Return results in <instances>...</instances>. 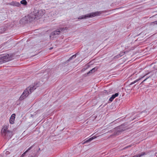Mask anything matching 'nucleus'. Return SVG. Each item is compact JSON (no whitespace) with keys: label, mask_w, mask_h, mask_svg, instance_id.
<instances>
[{"label":"nucleus","mask_w":157,"mask_h":157,"mask_svg":"<svg viewBox=\"0 0 157 157\" xmlns=\"http://www.w3.org/2000/svg\"><path fill=\"white\" fill-rule=\"evenodd\" d=\"M39 86V83L35 84L34 85L29 86L25 90L19 98V100L21 101L25 99L29 94H30L33 92L36 88Z\"/></svg>","instance_id":"1"},{"label":"nucleus","mask_w":157,"mask_h":157,"mask_svg":"<svg viewBox=\"0 0 157 157\" xmlns=\"http://www.w3.org/2000/svg\"><path fill=\"white\" fill-rule=\"evenodd\" d=\"M41 13V11L35 10L33 12L31 13L28 16H25V19L27 21V22H31L36 18L38 19L40 18L41 17V16L42 15Z\"/></svg>","instance_id":"2"},{"label":"nucleus","mask_w":157,"mask_h":157,"mask_svg":"<svg viewBox=\"0 0 157 157\" xmlns=\"http://www.w3.org/2000/svg\"><path fill=\"white\" fill-rule=\"evenodd\" d=\"M12 55L11 54H6L0 55V64L11 60Z\"/></svg>","instance_id":"3"},{"label":"nucleus","mask_w":157,"mask_h":157,"mask_svg":"<svg viewBox=\"0 0 157 157\" xmlns=\"http://www.w3.org/2000/svg\"><path fill=\"white\" fill-rule=\"evenodd\" d=\"M101 13L100 12L97 11L94 13L87 14L85 15H82L78 17V19H82L88 18H91L95 17L96 16L99 15Z\"/></svg>","instance_id":"4"},{"label":"nucleus","mask_w":157,"mask_h":157,"mask_svg":"<svg viewBox=\"0 0 157 157\" xmlns=\"http://www.w3.org/2000/svg\"><path fill=\"white\" fill-rule=\"evenodd\" d=\"M8 128H2L1 130V133L2 135L6 137H9L12 136V132L7 130Z\"/></svg>","instance_id":"5"},{"label":"nucleus","mask_w":157,"mask_h":157,"mask_svg":"<svg viewBox=\"0 0 157 157\" xmlns=\"http://www.w3.org/2000/svg\"><path fill=\"white\" fill-rule=\"evenodd\" d=\"M64 27L61 28L59 29H58L56 30V31H54L52 32L50 35V37H54L53 36H56V35H58L59 34L61 31H64Z\"/></svg>","instance_id":"6"},{"label":"nucleus","mask_w":157,"mask_h":157,"mask_svg":"<svg viewBox=\"0 0 157 157\" xmlns=\"http://www.w3.org/2000/svg\"><path fill=\"white\" fill-rule=\"evenodd\" d=\"M113 131L114 132V135H118L121 133L122 130H121V128H114Z\"/></svg>","instance_id":"7"},{"label":"nucleus","mask_w":157,"mask_h":157,"mask_svg":"<svg viewBox=\"0 0 157 157\" xmlns=\"http://www.w3.org/2000/svg\"><path fill=\"white\" fill-rule=\"evenodd\" d=\"M149 73H150V72H148V73H146L144 75H143V76H140V77L138 79H137L136 80H135V81L132 82L130 84L131 85H132V84H133L134 83H136V82H138V81H140V80L142 78H144V77H145V76H146V75H148Z\"/></svg>","instance_id":"8"},{"label":"nucleus","mask_w":157,"mask_h":157,"mask_svg":"<svg viewBox=\"0 0 157 157\" xmlns=\"http://www.w3.org/2000/svg\"><path fill=\"white\" fill-rule=\"evenodd\" d=\"M15 116L16 115L14 113L11 115L9 120L11 124H13L14 123Z\"/></svg>","instance_id":"9"},{"label":"nucleus","mask_w":157,"mask_h":157,"mask_svg":"<svg viewBox=\"0 0 157 157\" xmlns=\"http://www.w3.org/2000/svg\"><path fill=\"white\" fill-rule=\"evenodd\" d=\"M11 5L13 6H17V7H20L21 6V4L19 2H13L11 3Z\"/></svg>","instance_id":"10"},{"label":"nucleus","mask_w":157,"mask_h":157,"mask_svg":"<svg viewBox=\"0 0 157 157\" xmlns=\"http://www.w3.org/2000/svg\"><path fill=\"white\" fill-rule=\"evenodd\" d=\"M119 95V93H115V94L113 95L109 99V101L111 102L116 97H117Z\"/></svg>","instance_id":"11"},{"label":"nucleus","mask_w":157,"mask_h":157,"mask_svg":"<svg viewBox=\"0 0 157 157\" xmlns=\"http://www.w3.org/2000/svg\"><path fill=\"white\" fill-rule=\"evenodd\" d=\"M146 155L145 152H142L138 155H134L132 157H141Z\"/></svg>","instance_id":"12"},{"label":"nucleus","mask_w":157,"mask_h":157,"mask_svg":"<svg viewBox=\"0 0 157 157\" xmlns=\"http://www.w3.org/2000/svg\"><path fill=\"white\" fill-rule=\"evenodd\" d=\"M76 54H75L73 56H71L66 61V63H67L69 61H71L73 58H75L76 56Z\"/></svg>","instance_id":"13"},{"label":"nucleus","mask_w":157,"mask_h":157,"mask_svg":"<svg viewBox=\"0 0 157 157\" xmlns=\"http://www.w3.org/2000/svg\"><path fill=\"white\" fill-rule=\"evenodd\" d=\"M96 137H97V136H93L92 137L90 138L88 140H85V143H87L89 141H91L93 139L96 138Z\"/></svg>","instance_id":"14"},{"label":"nucleus","mask_w":157,"mask_h":157,"mask_svg":"<svg viewBox=\"0 0 157 157\" xmlns=\"http://www.w3.org/2000/svg\"><path fill=\"white\" fill-rule=\"evenodd\" d=\"M125 52H122L120 54L114 57L115 58H118L121 57L124 54Z\"/></svg>","instance_id":"15"},{"label":"nucleus","mask_w":157,"mask_h":157,"mask_svg":"<svg viewBox=\"0 0 157 157\" xmlns=\"http://www.w3.org/2000/svg\"><path fill=\"white\" fill-rule=\"evenodd\" d=\"M20 4L25 6L27 4V3L26 0H22L20 2Z\"/></svg>","instance_id":"16"},{"label":"nucleus","mask_w":157,"mask_h":157,"mask_svg":"<svg viewBox=\"0 0 157 157\" xmlns=\"http://www.w3.org/2000/svg\"><path fill=\"white\" fill-rule=\"evenodd\" d=\"M32 148V147H30L28 149L26 150L25 152H24L21 155V157H23L25 155V154L28 151H29V150H30Z\"/></svg>","instance_id":"17"},{"label":"nucleus","mask_w":157,"mask_h":157,"mask_svg":"<svg viewBox=\"0 0 157 157\" xmlns=\"http://www.w3.org/2000/svg\"><path fill=\"white\" fill-rule=\"evenodd\" d=\"M95 69V68H93L92 70H91L89 71L87 73V75H89V74H90V73H92L93 72H94V70Z\"/></svg>","instance_id":"18"},{"label":"nucleus","mask_w":157,"mask_h":157,"mask_svg":"<svg viewBox=\"0 0 157 157\" xmlns=\"http://www.w3.org/2000/svg\"><path fill=\"white\" fill-rule=\"evenodd\" d=\"M151 77V76H149V77H147V78H146V79H145L144 80H143V81L141 83V84H142V83H143V82H144V81H146L147 78H150V77Z\"/></svg>","instance_id":"19"},{"label":"nucleus","mask_w":157,"mask_h":157,"mask_svg":"<svg viewBox=\"0 0 157 157\" xmlns=\"http://www.w3.org/2000/svg\"><path fill=\"white\" fill-rule=\"evenodd\" d=\"M131 145H129V146H127V147H125V148H128V147H131Z\"/></svg>","instance_id":"20"},{"label":"nucleus","mask_w":157,"mask_h":157,"mask_svg":"<svg viewBox=\"0 0 157 157\" xmlns=\"http://www.w3.org/2000/svg\"><path fill=\"white\" fill-rule=\"evenodd\" d=\"M52 49V48H50V50H51Z\"/></svg>","instance_id":"21"},{"label":"nucleus","mask_w":157,"mask_h":157,"mask_svg":"<svg viewBox=\"0 0 157 157\" xmlns=\"http://www.w3.org/2000/svg\"><path fill=\"white\" fill-rule=\"evenodd\" d=\"M135 118H133V119L132 120H134V119H135Z\"/></svg>","instance_id":"22"},{"label":"nucleus","mask_w":157,"mask_h":157,"mask_svg":"<svg viewBox=\"0 0 157 157\" xmlns=\"http://www.w3.org/2000/svg\"><path fill=\"white\" fill-rule=\"evenodd\" d=\"M156 112L157 113V111Z\"/></svg>","instance_id":"23"}]
</instances>
